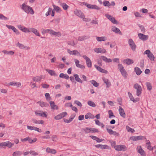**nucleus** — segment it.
<instances>
[{
	"label": "nucleus",
	"instance_id": "obj_1",
	"mask_svg": "<svg viewBox=\"0 0 156 156\" xmlns=\"http://www.w3.org/2000/svg\"><path fill=\"white\" fill-rule=\"evenodd\" d=\"M21 9L27 13H30L31 14H34V11L31 7L23 3L22 5Z\"/></svg>",
	"mask_w": 156,
	"mask_h": 156
},
{
	"label": "nucleus",
	"instance_id": "obj_2",
	"mask_svg": "<svg viewBox=\"0 0 156 156\" xmlns=\"http://www.w3.org/2000/svg\"><path fill=\"white\" fill-rule=\"evenodd\" d=\"M118 66L122 76L125 78L126 77L127 75V74L122 65L121 64H119L118 65Z\"/></svg>",
	"mask_w": 156,
	"mask_h": 156
},
{
	"label": "nucleus",
	"instance_id": "obj_3",
	"mask_svg": "<svg viewBox=\"0 0 156 156\" xmlns=\"http://www.w3.org/2000/svg\"><path fill=\"white\" fill-rule=\"evenodd\" d=\"M84 5L86 6L87 8L91 9H95L99 10L100 9L99 7L96 5L90 4L86 2H83L82 3Z\"/></svg>",
	"mask_w": 156,
	"mask_h": 156
},
{
	"label": "nucleus",
	"instance_id": "obj_4",
	"mask_svg": "<svg viewBox=\"0 0 156 156\" xmlns=\"http://www.w3.org/2000/svg\"><path fill=\"white\" fill-rule=\"evenodd\" d=\"M14 144L12 143L9 141H6L0 143V147L6 146L10 148L12 147Z\"/></svg>",
	"mask_w": 156,
	"mask_h": 156
},
{
	"label": "nucleus",
	"instance_id": "obj_5",
	"mask_svg": "<svg viewBox=\"0 0 156 156\" xmlns=\"http://www.w3.org/2000/svg\"><path fill=\"white\" fill-rule=\"evenodd\" d=\"M114 148L117 151H125L126 149V147L125 145H117L114 147Z\"/></svg>",
	"mask_w": 156,
	"mask_h": 156
},
{
	"label": "nucleus",
	"instance_id": "obj_6",
	"mask_svg": "<svg viewBox=\"0 0 156 156\" xmlns=\"http://www.w3.org/2000/svg\"><path fill=\"white\" fill-rule=\"evenodd\" d=\"M105 17L110 20L113 23L117 24V21L112 16L108 14H106L105 15Z\"/></svg>",
	"mask_w": 156,
	"mask_h": 156
},
{
	"label": "nucleus",
	"instance_id": "obj_7",
	"mask_svg": "<svg viewBox=\"0 0 156 156\" xmlns=\"http://www.w3.org/2000/svg\"><path fill=\"white\" fill-rule=\"evenodd\" d=\"M83 57L86 60L87 66L89 68H91L92 66V64L90 58L85 55H83Z\"/></svg>",
	"mask_w": 156,
	"mask_h": 156
},
{
	"label": "nucleus",
	"instance_id": "obj_8",
	"mask_svg": "<svg viewBox=\"0 0 156 156\" xmlns=\"http://www.w3.org/2000/svg\"><path fill=\"white\" fill-rule=\"evenodd\" d=\"M35 113L36 115L37 116L45 117H46L47 116V115L45 112L40 111H35Z\"/></svg>",
	"mask_w": 156,
	"mask_h": 156
},
{
	"label": "nucleus",
	"instance_id": "obj_9",
	"mask_svg": "<svg viewBox=\"0 0 156 156\" xmlns=\"http://www.w3.org/2000/svg\"><path fill=\"white\" fill-rule=\"evenodd\" d=\"M74 14L76 16L81 18L84 17V14L82 11L76 9L74 11Z\"/></svg>",
	"mask_w": 156,
	"mask_h": 156
},
{
	"label": "nucleus",
	"instance_id": "obj_10",
	"mask_svg": "<svg viewBox=\"0 0 156 156\" xmlns=\"http://www.w3.org/2000/svg\"><path fill=\"white\" fill-rule=\"evenodd\" d=\"M94 51L97 53H105L106 52V50L101 48H96L94 49Z\"/></svg>",
	"mask_w": 156,
	"mask_h": 156
},
{
	"label": "nucleus",
	"instance_id": "obj_11",
	"mask_svg": "<svg viewBox=\"0 0 156 156\" xmlns=\"http://www.w3.org/2000/svg\"><path fill=\"white\" fill-rule=\"evenodd\" d=\"M139 38L143 41H146L148 39V37L147 35H146L143 34L139 33L138 34Z\"/></svg>",
	"mask_w": 156,
	"mask_h": 156
},
{
	"label": "nucleus",
	"instance_id": "obj_12",
	"mask_svg": "<svg viewBox=\"0 0 156 156\" xmlns=\"http://www.w3.org/2000/svg\"><path fill=\"white\" fill-rule=\"evenodd\" d=\"M137 151L142 156H145L146 153L144 150L142 148L141 146L137 147Z\"/></svg>",
	"mask_w": 156,
	"mask_h": 156
},
{
	"label": "nucleus",
	"instance_id": "obj_13",
	"mask_svg": "<svg viewBox=\"0 0 156 156\" xmlns=\"http://www.w3.org/2000/svg\"><path fill=\"white\" fill-rule=\"evenodd\" d=\"M119 111L120 116L124 118H125L126 114L124 112V109L121 107H119Z\"/></svg>",
	"mask_w": 156,
	"mask_h": 156
},
{
	"label": "nucleus",
	"instance_id": "obj_14",
	"mask_svg": "<svg viewBox=\"0 0 156 156\" xmlns=\"http://www.w3.org/2000/svg\"><path fill=\"white\" fill-rule=\"evenodd\" d=\"M30 32H33L36 36H40V34L38 30L34 28H30Z\"/></svg>",
	"mask_w": 156,
	"mask_h": 156
},
{
	"label": "nucleus",
	"instance_id": "obj_15",
	"mask_svg": "<svg viewBox=\"0 0 156 156\" xmlns=\"http://www.w3.org/2000/svg\"><path fill=\"white\" fill-rule=\"evenodd\" d=\"M50 104L51 108V109L55 110L58 109V107L55 105L54 101H50Z\"/></svg>",
	"mask_w": 156,
	"mask_h": 156
},
{
	"label": "nucleus",
	"instance_id": "obj_16",
	"mask_svg": "<svg viewBox=\"0 0 156 156\" xmlns=\"http://www.w3.org/2000/svg\"><path fill=\"white\" fill-rule=\"evenodd\" d=\"M49 33L51 35H56L58 37L61 36V34L59 32H55L53 30H50L49 31Z\"/></svg>",
	"mask_w": 156,
	"mask_h": 156
},
{
	"label": "nucleus",
	"instance_id": "obj_17",
	"mask_svg": "<svg viewBox=\"0 0 156 156\" xmlns=\"http://www.w3.org/2000/svg\"><path fill=\"white\" fill-rule=\"evenodd\" d=\"M94 66L95 68L97 69L99 71L102 73L106 74L108 73V71L107 70L101 68V67H99V66L96 65H95Z\"/></svg>",
	"mask_w": 156,
	"mask_h": 156
},
{
	"label": "nucleus",
	"instance_id": "obj_18",
	"mask_svg": "<svg viewBox=\"0 0 156 156\" xmlns=\"http://www.w3.org/2000/svg\"><path fill=\"white\" fill-rule=\"evenodd\" d=\"M112 30L115 33L122 35V33L120 30L115 26H113L112 27Z\"/></svg>",
	"mask_w": 156,
	"mask_h": 156
},
{
	"label": "nucleus",
	"instance_id": "obj_19",
	"mask_svg": "<svg viewBox=\"0 0 156 156\" xmlns=\"http://www.w3.org/2000/svg\"><path fill=\"white\" fill-rule=\"evenodd\" d=\"M123 62L124 63H125L127 65L132 64L133 63V60L129 58L125 59L123 60Z\"/></svg>",
	"mask_w": 156,
	"mask_h": 156
},
{
	"label": "nucleus",
	"instance_id": "obj_20",
	"mask_svg": "<svg viewBox=\"0 0 156 156\" xmlns=\"http://www.w3.org/2000/svg\"><path fill=\"white\" fill-rule=\"evenodd\" d=\"M75 64L76 66L78 68L82 69H84L85 68L84 66L83 65H82L79 64V61L78 60L75 59Z\"/></svg>",
	"mask_w": 156,
	"mask_h": 156
},
{
	"label": "nucleus",
	"instance_id": "obj_21",
	"mask_svg": "<svg viewBox=\"0 0 156 156\" xmlns=\"http://www.w3.org/2000/svg\"><path fill=\"white\" fill-rule=\"evenodd\" d=\"M101 58L106 62H112V60L110 58H108L104 56H101Z\"/></svg>",
	"mask_w": 156,
	"mask_h": 156
},
{
	"label": "nucleus",
	"instance_id": "obj_22",
	"mask_svg": "<svg viewBox=\"0 0 156 156\" xmlns=\"http://www.w3.org/2000/svg\"><path fill=\"white\" fill-rule=\"evenodd\" d=\"M46 70L51 76H58V75L55 73V71L54 70L48 69H46Z\"/></svg>",
	"mask_w": 156,
	"mask_h": 156
},
{
	"label": "nucleus",
	"instance_id": "obj_23",
	"mask_svg": "<svg viewBox=\"0 0 156 156\" xmlns=\"http://www.w3.org/2000/svg\"><path fill=\"white\" fill-rule=\"evenodd\" d=\"M103 80L105 83L107 87H109L111 85V83L108 80L105 78H103Z\"/></svg>",
	"mask_w": 156,
	"mask_h": 156
},
{
	"label": "nucleus",
	"instance_id": "obj_24",
	"mask_svg": "<svg viewBox=\"0 0 156 156\" xmlns=\"http://www.w3.org/2000/svg\"><path fill=\"white\" fill-rule=\"evenodd\" d=\"M42 77V75H41L40 76H36L33 77V80L34 81L39 82L43 78Z\"/></svg>",
	"mask_w": 156,
	"mask_h": 156
},
{
	"label": "nucleus",
	"instance_id": "obj_25",
	"mask_svg": "<svg viewBox=\"0 0 156 156\" xmlns=\"http://www.w3.org/2000/svg\"><path fill=\"white\" fill-rule=\"evenodd\" d=\"M46 151L48 153L52 154H55L56 153V151L55 150L51 149L49 147H47L46 148Z\"/></svg>",
	"mask_w": 156,
	"mask_h": 156
},
{
	"label": "nucleus",
	"instance_id": "obj_26",
	"mask_svg": "<svg viewBox=\"0 0 156 156\" xmlns=\"http://www.w3.org/2000/svg\"><path fill=\"white\" fill-rule=\"evenodd\" d=\"M134 71L137 75H140L142 73V71L138 67H135L134 68Z\"/></svg>",
	"mask_w": 156,
	"mask_h": 156
},
{
	"label": "nucleus",
	"instance_id": "obj_27",
	"mask_svg": "<svg viewBox=\"0 0 156 156\" xmlns=\"http://www.w3.org/2000/svg\"><path fill=\"white\" fill-rule=\"evenodd\" d=\"M74 76L77 82L81 83H83V81L79 77L78 75L77 74H74Z\"/></svg>",
	"mask_w": 156,
	"mask_h": 156
},
{
	"label": "nucleus",
	"instance_id": "obj_28",
	"mask_svg": "<svg viewBox=\"0 0 156 156\" xmlns=\"http://www.w3.org/2000/svg\"><path fill=\"white\" fill-rule=\"evenodd\" d=\"M60 77L64 78L66 79H68L69 78V76L66 74H64L63 73H61L59 76Z\"/></svg>",
	"mask_w": 156,
	"mask_h": 156
},
{
	"label": "nucleus",
	"instance_id": "obj_29",
	"mask_svg": "<svg viewBox=\"0 0 156 156\" xmlns=\"http://www.w3.org/2000/svg\"><path fill=\"white\" fill-rule=\"evenodd\" d=\"M2 52L5 54H7L11 55H13L14 53V52L12 51H8L5 50L2 51Z\"/></svg>",
	"mask_w": 156,
	"mask_h": 156
},
{
	"label": "nucleus",
	"instance_id": "obj_30",
	"mask_svg": "<svg viewBox=\"0 0 156 156\" xmlns=\"http://www.w3.org/2000/svg\"><path fill=\"white\" fill-rule=\"evenodd\" d=\"M22 154V152L20 151H17L14 152L12 154V156H20Z\"/></svg>",
	"mask_w": 156,
	"mask_h": 156
},
{
	"label": "nucleus",
	"instance_id": "obj_31",
	"mask_svg": "<svg viewBox=\"0 0 156 156\" xmlns=\"http://www.w3.org/2000/svg\"><path fill=\"white\" fill-rule=\"evenodd\" d=\"M151 144L150 141L148 140V142L146 143V147L147 149L150 151H152L153 149V147L151 146Z\"/></svg>",
	"mask_w": 156,
	"mask_h": 156
},
{
	"label": "nucleus",
	"instance_id": "obj_32",
	"mask_svg": "<svg viewBox=\"0 0 156 156\" xmlns=\"http://www.w3.org/2000/svg\"><path fill=\"white\" fill-rule=\"evenodd\" d=\"M54 11L55 10L57 12H59L61 11V8L58 6H56L54 5H53Z\"/></svg>",
	"mask_w": 156,
	"mask_h": 156
},
{
	"label": "nucleus",
	"instance_id": "obj_33",
	"mask_svg": "<svg viewBox=\"0 0 156 156\" xmlns=\"http://www.w3.org/2000/svg\"><path fill=\"white\" fill-rule=\"evenodd\" d=\"M94 121H95V123L97 125L101 126V128H103L104 127L105 125L103 123L100 122L98 120L95 119L94 120Z\"/></svg>",
	"mask_w": 156,
	"mask_h": 156
},
{
	"label": "nucleus",
	"instance_id": "obj_34",
	"mask_svg": "<svg viewBox=\"0 0 156 156\" xmlns=\"http://www.w3.org/2000/svg\"><path fill=\"white\" fill-rule=\"evenodd\" d=\"M96 39L98 41H105L106 40V38L105 37H97Z\"/></svg>",
	"mask_w": 156,
	"mask_h": 156
},
{
	"label": "nucleus",
	"instance_id": "obj_35",
	"mask_svg": "<svg viewBox=\"0 0 156 156\" xmlns=\"http://www.w3.org/2000/svg\"><path fill=\"white\" fill-rule=\"evenodd\" d=\"M128 94H129V97L130 100L133 101L134 102H136L138 101V100H135L134 98L132 95V94L129 93L128 92Z\"/></svg>",
	"mask_w": 156,
	"mask_h": 156
},
{
	"label": "nucleus",
	"instance_id": "obj_36",
	"mask_svg": "<svg viewBox=\"0 0 156 156\" xmlns=\"http://www.w3.org/2000/svg\"><path fill=\"white\" fill-rule=\"evenodd\" d=\"M146 85L147 89L149 91H150L152 89V87L151 83L150 82H146Z\"/></svg>",
	"mask_w": 156,
	"mask_h": 156
},
{
	"label": "nucleus",
	"instance_id": "obj_37",
	"mask_svg": "<svg viewBox=\"0 0 156 156\" xmlns=\"http://www.w3.org/2000/svg\"><path fill=\"white\" fill-rule=\"evenodd\" d=\"M87 103L91 107H95L96 106V105L95 103L90 101H88L87 102Z\"/></svg>",
	"mask_w": 156,
	"mask_h": 156
},
{
	"label": "nucleus",
	"instance_id": "obj_38",
	"mask_svg": "<svg viewBox=\"0 0 156 156\" xmlns=\"http://www.w3.org/2000/svg\"><path fill=\"white\" fill-rule=\"evenodd\" d=\"M126 128L127 131L129 132L133 133L135 132V130L131 128L128 126H126Z\"/></svg>",
	"mask_w": 156,
	"mask_h": 156
},
{
	"label": "nucleus",
	"instance_id": "obj_39",
	"mask_svg": "<svg viewBox=\"0 0 156 156\" xmlns=\"http://www.w3.org/2000/svg\"><path fill=\"white\" fill-rule=\"evenodd\" d=\"M147 56L151 61L154 60V55L151 52Z\"/></svg>",
	"mask_w": 156,
	"mask_h": 156
},
{
	"label": "nucleus",
	"instance_id": "obj_40",
	"mask_svg": "<svg viewBox=\"0 0 156 156\" xmlns=\"http://www.w3.org/2000/svg\"><path fill=\"white\" fill-rule=\"evenodd\" d=\"M0 19L4 20H9V18L4 16L3 14L0 13Z\"/></svg>",
	"mask_w": 156,
	"mask_h": 156
},
{
	"label": "nucleus",
	"instance_id": "obj_41",
	"mask_svg": "<svg viewBox=\"0 0 156 156\" xmlns=\"http://www.w3.org/2000/svg\"><path fill=\"white\" fill-rule=\"evenodd\" d=\"M138 26L140 28L141 30V32L143 33H144L145 32V29L143 25H141L140 24H138Z\"/></svg>",
	"mask_w": 156,
	"mask_h": 156
},
{
	"label": "nucleus",
	"instance_id": "obj_42",
	"mask_svg": "<svg viewBox=\"0 0 156 156\" xmlns=\"http://www.w3.org/2000/svg\"><path fill=\"white\" fill-rule=\"evenodd\" d=\"M90 82L95 87H97L99 85V84L94 80H93L90 81Z\"/></svg>",
	"mask_w": 156,
	"mask_h": 156
},
{
	"label": "nucleus",
	"instance_id": "obj_43",
	"mask_svg": "<svg viewBox=\"0 0 156 156\" xmlns=\"http://www.w3.org/2000/svg\"><path fill=\"white\" fill-rule=\"evenodd\" d=\"M108 113L109 114V117L110 118H112V117H115V116L114 115L113 113L112 110H109L108 111Z\"/></svg>",
	"mask_w": 156,
	"mask_h": 156
},
{
	"label": "nucleus",
	"instance_id": "obj_44",
	"mask_svg": "<svg viewBox=\"0 0 156 156\" xmlns=\"http://www.w3.org/2000/svg\"><path fill=\"white\" fill-rule=\"evenodd\" d=\"M103 5L105 6L109 7L110 6V3L108 1H104L103 2Z\"/></svg>",
	"mask_w": 156,
	"mask_h": 156
},
{
	"label": "nucleus",
	"instance_id": "obj_45",
	"mask_svg": "<svg viewBox=\"0 0 156 156\" xmlns=\"http://www.w3.org/2000/svg\"><path fill=\"white\" fill-rule=\"evenodd\" d=\"M17 46H18L20 48L22 49H24L26 48V46H25L24 45L22 44H20L19 42L17 44Z\"/></svg>",
	"mask_w": 156,
	"mask_h": 156
},
{
	"label": "nucleus",
	"instance_id": "obj_46",
	"mask_svg": "<svg viewBox=\"0 0 156 156\" xmlns=\"http://www.w3.org/2000/svg\"><path fill=\"white\" fill-rule=\"evenodd\" d=\"M73 55H76L77 56H81V55L80 53L76 50H74L73 51Z\"/></svg>",
	"mask_w": 156,
	"mask_h": 156
},
{
	"label": "nucleus",
	"instance_id": "obj_47",
	"mask_svg": "<svg viewBox=\"0 0 156 156\" xmlns=\"http://www.w3.org/2000/svg\"><path fill=\"white\" fill-rule=\"evenodd\" d=\"M142 91V88H140L137 89L136 90V95L137 96H139L140 94H141Z\"/></svg>",
	"mask_w": 156,
	"mask_h": 156
},
{
	"label": "nucleus",
	"instance_id": "obj_48",
	"mask_svg": "<svg viewBox=\"0 0 156 156\" xmlns=\"http://www.w3.org/2000/svg\"><path fill=\"white\" fill-rule=\"evenodd\" d=\"M52 11V8H49L48 11L46 13L45 16H47L50 15Z\"/></svg>",
	"mask_w": 156,
	"mask_h": 156
},
{
	"label": "nucleus",
	"instance_id": "obj_49",
	"mask_svg": "<svg viewBox=\"0 0 156 156\" xmlns=\"http://www.w3.org/2000/svg\"><path fill=\"white\" fill-rule=\"evenodd\" d=\"M90 133H98V130L96 128H90Z\"/></svg>",
	"mask_w": 156,
	"mask_h": 156
},
{
	"label": "nucleus",
	"instance_id": "obj_50",
	"mask_svg": "<svg viewBox=\"0 0 156 156\" xmlns=\"http://www.w3.org/2000/svg\"><path fill=\"white\" fill-rule=\"evenodd\" d=\"M74 103L76 104L77 105L80 107H81L82 106L81 103L78 100H75L74 101Z\"/></svg>",
	"mask_w": 156,
	"mask_h": 156
},
{
	"label": "nucleus",
	"instance_id": "obj_51",
	"mask_svg": "<svg viewBox=\"0 0 156 156\" xmlns=\"http://www.w3.org/2000/svg\"><path fill=\"white\" fill-rule=\"evenodd\" d=\"M37 140V139L36 138H34L33 140H32L31 138L30 137L29 140V142L30 144H32L35 142Z\"/></svg>",
	"mask_w": 156,
	"mask_h": 156
},
{
	"label": "nucleus",
	"instance_id": "obj_52",
	"mask_svg": "<svg viewBox=\"0 0 156 156\" xmlns=\"http://www.w3.org/2000/svg\"><path fill=\"white\" fill-rule=\"evenodd\" d=\"M133 87L134 88L136 89V90L137 89L140 88H142L140 85L137 83L134 84Z\"/></svg>",
	"mask_w": 156,
	"mask_h": 156
},
{
	"label": "nucleus",
	"instance_id": "obj_53",
	"mask_svg": "<svg viewBox=\"0 0 156 156\" xmlns=\"http://www.w3.org/2000/svg\"><path fill=\"white\" fill-rule=\"evenodd\" d=\"M109 147L108 146L106 145H103L102 144H101V146L100 147V148L101 149H108Z\"/></svg>",
	"mask_w": 156,
	"mask_h": 156
},
{
	"label": "nucleus",
	"instance_id": "obj_54",
	"mask_svg": "<svg viewBox=\"0 0 156 156\" xmlns=\"http://www.w3.org/2000/svg\"><path fill=\"white\" fill-rule=\"evenodd\" d=\"M83 130L86 133H90V128L87 127L85 129H83Z\"/></svg>",
	"mask_w": 156,
	"mask_h": 156
},
{
	"label": "nucleus",
	"instance_id": "obj_55",
	"mask_svg": "<svg viewBox=\"0 0 156 156\" xmlns=\"http://www.w3.org/2000/svg\"><path fill=\"white\" fill-rule=\"evenodd\" d=\"M22 31L26 33L30 32V28H29L24 27L23 29H22Z\"/></svg>",
	"mask_w": 156,
	"mask_h": 156
},
{
	"label": "nucleus",
	"instance_id": "obj_56",
	"mask_svg": "<svg viewBox=\"0 0 156 156\" xmlns=\"http://www.w3.org/2000/svg\"><path fill=\"white\" fill-rule=\"evenodd\" d=\"M59 114L60 115L61 118H62L66 116L67 115V113L66 112H65L60 113Z\"/></svg>",
	"mask_w": 156,
	"mask_h": 156
},
{
	"label": "nucleus",
	"instance_id": "obj_57",
	"mask_svg": "<svg viewBox=\"0 0 156 156\" xmlns=\"http://www.w3.org/2000/svg\"><path fill=\"white\" fill-rule=\"evenodd\" d=\"M140 66L141 68H143L144 67V59L141 60L140 61Z\"/></svg>",
	"mask_w": 156,
	"mask_h": 156
},
{
	"label": "nucleus",
	"instance_id": "obj_58",
	"mask_svg": "<svg viewBox=\"0 0 156 156\" xmlns=\"http://www.w3.org/2000/svg\"><path fill=\"white\" fill-rule=\"evenodd\" d=\"M131 49L133 51H135L136 48V46L135 43H133L132 45H129Z\"/></svg>",
	"mask_w": 156,
	"mask_h": 156
},
{
	"label": "nucleus",
	"instance_id": "obj_59",
	"mask_svg": "<svg viewBox=\"0 0 156 156\" xmlns=\"http://www.w3.org/2000/svg\"><path fill=\"white\" fill-rule=\"evenodd\" d=\"M30 153L32 155L35 156L38 154V153L34 151H30Z\"/></svg>",
	"mask_w": 156,
	"mask_h": 156
},
{
	"label": "nucleus",
	"instance_id": "obj_60",
	"mask_svg": "<svg viewBox=\"0 0 156 156\" xmlns=\"http://www.w3.org/2000/svg\"><path fill=\"white\" fill-rule=\"evenodd\" d=\"M62 6L63 9L65 10H66L69 8V6L65 3H63L62 4Z\"/></svg>",
	"mask_w": 156,
	"mask_h": 156
},
{
	"label": "nucleus",
	"instance_id": "obj_61",
	"mask_svg": "<svg viewBox=\"0 0 156 156\" xmlns=\"http://www.w3.org/2000/svg\"><path fill=\"white\" fill-rule=\"evenodd\" d=\"M45 95L46 98L47 100H50L51 99L50 94L48 93H46L45 94Z\"/></svg>",
	"mask_w": 156,
	"mask_h": 156
},
{
	"label": "nucleus",
	"instance_id": "obj_62",
	"mask_svg": "<svg viewBox=\"0 0 156 156\" xmlns=\"http://www.w3.org/2000/svg\"><path fill=\"white\" fill-rule=\"evenodd\" d=\"M106 130L109 134L111 135L113 134L114 131H113L112 129L108 128H107Z\"/></svg>",
	"mask_w": 156,
	"mask_h": 156
},
{
	"label": "nucleus",
	"instance_id": "obj_63",
	"mask_svg": "<svg viewBox=\"0 0 156 156\" xmlns=\"http://www.w3.org/2000/svg\"><path fill=\"white\" fill-rule=\"evenodd\" d=\"M68 44L69 45H70L73 46H74L75 45V44L74 41H69L68 42Z\"/></svg>",
	"mask_w": 156,
	"mask_h": 156
},
{
	"label": "nucleus",
	"instance_id": "obj_64",
	"mask_svg": "<svg viewBox=\"0 0 156 156\" xmlns=\"http://www.w3.org/2000/svg\"><path fill=\"white\" fill-rule=\"evenodd\" d=\"M128 43L129 45H131L133 43H134V42L132 39H129L128 41Z\"/></svg>",
	"mask_w": 156,
	"mask_h": 156
}]
</instances>
